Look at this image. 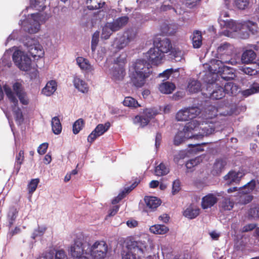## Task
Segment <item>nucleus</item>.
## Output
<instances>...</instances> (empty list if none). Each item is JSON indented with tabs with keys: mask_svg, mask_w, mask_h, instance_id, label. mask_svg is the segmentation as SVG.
Segmentation results:
<instances>
[{
	"mask_svg": "<svg viewBox=\"0 0 259 259\" xmlns=\"http://www.w3.org/2000/svg\"><path fill=\"white\" fill-rule=\"evenodd\" d=\"M135 70L131 77V81L137 88L142 87L146 82V79L152 73L151 64L144 59H137L133 63Z\"/></svg>",
	"mask_w": 259,
	"mask_h": 259,
	"instance_id": "f257e3e1",
	"label": "nucleus"
},
{
	"mask_svg": "<svg viewBox=\"0 0 259 259\" xmlns=\"http://www.w3.org/2000/svg\"><path fill=\"white\" fill-rule=\"evenodd\" d=\"M127 251L122 253L123 259H137V258L148 257L146 254L147 246L141 241L130 239L127 242Z\"/></svg>",
	"mask_w": 259,
	"mask_h": 259,
	"instance_id": "f03ea898",
	"label": "nucleus"
},
{
	"mask_svg": "<svg viewBox=\"0 0 259 259\" xmlns=\"http://www.w3.org/2000/svg\"><path fill=\"white\" fill-rule=\"evenodd\" d=\"M209 126H200L199 122L196 120H191L187 123L184 128L185 135L189 138L196 137V138H202L207 136L214 132V128H209Z\"/></svg>",
	"mask_w": 259,
	"mask_h": 259,
	"instance_id": "7ed1b4c3",
	"label": "nucleus"
},
{
	"mask_svg": "<svg viewBox=\"0 0 259 259\" xmlns=\"http://www.w3.org/2000/svg\"><path fill=\"white\" fill-rule=\"evenodd\" d=\"M221 60L213 59L211 60L209 64L208 65V71L210 74L212 75V80H208L209 83H213L217 80V78L219 77V75L224 67L225 63L231 64L235 65L236 62L232 59H225L223 57L220 58ZM207 65V64H206Z\"/></svg>",
	"mask_w": 259,
	"mask_h": 259,
	"instance_id": "20e7f679",
	"label": "nucleus"
},
{
	"mask_svg": "<svg viewBox=\"0 0 259 259\" xmlns=\"http://www.w3.org/2000/svg\"><path fill=\"white\" fill-rule=\"evenodd\" d=\"M256 182L254 180H251L243 186L238 191L239 202L241 204H246L250 202L253 196L249 194L255 188Z\"/></svg>",
	"mask_w": 259,
	"mask_h": 259,
	"instance_id": "39448f33",
	"label": "nucleus"
},
{
	"mask_svg": "<svg viewBox=\"0 0 259 259\" xmlns=\"http://www.w3.org/2000/svg\"><path fill=\"white\" fill-rule=\"evenodd\" d=\"M89 251L93 259H104L107 255L108 245L104 241H97L91 246Z\"/></svg>",
	"mask_w": 259,
	"mask_h": 259,
	"instance_id": "423d86ee",
	"label": "nucleus"
},
{
	"mask_svg": "<svg viewBox=\"0 0 259 259\" xmlns=\"http://www.w3.org/2000/svg\"><path fill=\"white\" fill-rule=\"evenodd\" d=\"M13 60L15 65L21 70L27 71L30 69L31 64L30 58L24 55L21 51L17 50L14 52Z\"/></svg>",
	"mask_w": 259,
	"mask_h": 259,
	"instance_id": "0eeeda50",
	"label": "nucleus"
},
{
	"mask_svg": "<svg viewBox=\"0 0 259 259\" xmlns=\"http://www.w3.org/2000/svg\"><path fill=\"white\" fill-rule=\"evenodd\" d=\"M200 113V109L197 107H189L179 110L176 115L178 121H187L195 118Z\"/></svg>",
	"mask_w": 259,
	"mask_h": 259,
	"instance_id": "6e6552de",
	"label": "nucleus"
},
{
	"mask_svg": "<svg viewBox=\"0 0 259 259\" xmlns=\"http://www.w3.org/2000/svg\"><path fill=\"white\" fill-rule=\"evenodd\" d=\"M145 56L149 62L153 65H157L161 64L162 60L164 57V55L155 47L151 48L146 53Z\"/></svg>",
	"mask_w": 259,
	"mask_h": 259,
	"instance_id": "1a4fd4ad",
	"label": "nucleus"
},
{
	"mask_svg": "<svg viewBox=\"0 0 259 259\" xmlns=\"http://www.w3.org/2000/svg\"><path fill=\"white\" fill-rule=\"evenodd\" d=\"M110 126V123L109 122L103 124H98L94 130L89 135L88 141L92 143L98 137L105 133Z\"/></svg>",
	"mask_w": 259,
	"mask_h": 259,
	"instance_id": "9d476101",
	"label": "nucleus"
},
{
	"mask_svg": "<svg viewBox=\"0 0 259 259\" xmlns=\"http://www.w3.org/2000/svg\"><path fill=\"white\" fill-rule=\"evenodd\" d=\"M31 41L32 44L28 45V42H26L25 45L28 48V51L30 55L33 58H41L44 55V51L42 46L38 43L35 42V40L31 39Z\"/></svg>",
	"mask_w": 259,
	"mask_h": 259,
	"instance_id": "9b49d317",
	"label": "nucleus"
},
{
	"mask_svg": "<svg viewBox=\"0 0 259 259\" xmlns=\"http://www.w3.org/2000/svg\"><path fill=\"white\" fill-rule=\"evenodd\" d=\"M70 252L74 258H77L84 256V249L82 242L79 239L74 240V244L71 247Z\"/></svg>",
	"mask_w": 259,
	"mask_h": 259,
	"instance_id": "f8f14e48",
	"label": "nucleus"
},
{
	"mask_svg": "<svg viewBox=\"0 0 259 259\" xmlns=\"http://www.w3.org/2000/svg\"><path fill=\"white\" fill-rule=\"evenodd\" d=\"M154 46L157 48L163 55H164V53L170 52L172 49L170 40L166 38L160 39L158 40V42H154Z\"/></svg>",
	"mask_w": 259,
	"mask_h": 259,
	"instance_id": "ddd939ff",
	"label": "nucleus"
},
{
	"mask_svg": "<svg viewBox=\"0 0 259 259\" xmlns=\"http://www.w3.org/2000/svg\"><path fill=\"white\" fill-rule=\"evenodd\" d=\"M217 52L220 58L223 57L225 59H230V57L232 54V47L230 44L225 42L218 48Z\"/></svg>",
	"mask_w": 259,
	"mask_h": 259,
	"instance_id": "4468645a",
	"label": "nucleus"
},
{
	"mask_svg": "<svg viewBox=\"0 0 259 259\" xmlns=\"http://www.w3.org/2000/svg\"><path fill=\"white\" fill-rule=\"evenodd\" d=\"M217 202V197L213 194L209 193L202 198L201 207L204 209L210 208Z\"/></svg>",
	"mask_w": 259,
	"mask_h": 259,
	"instance_id": "2eb2a0df",
	"label": "nucleus"
},
{
	"mask_svg": "<svg viewBox=\"0 0 259 259\" xmlns=\"http://www.w3.org/2000/svg\"><path fill=\"white\" fill-rule=\"evenodd\" d=\"M227 164L226 159H217L213 164L211 173L213 175H219L224 170Z\"/></svg>",
	"mask_w": 259,
	"mask_h": 259,
	"instance_id": "dca6fc26",
	"label": "nucleus"
},
{
	"mask_svg": "<svg viewBox=\"0 0 259 259\" xmlns=\"http://www.w3.org/2000/svg\"><path fill=\"white\" fill-rule=\"evenodd\" d=\"M242 176V173L240 171L236 172L231 170L225 176L224 179L227 181L228 185H231L233 183L237 184L239 183Z\"/></svg>",
	"mask_w": 259,
	"mask_h": 259,
	"instance_id": "f3484780",
	"label": "nucleus"
},
{
	"mask_svg": "<svg viewBox=\"0 0 259 259\" xmlns=\"http://www.w3.org/2000/svg\"><path fill=\"white\" fill-rule=\"evenodd\" d=\"M144 201L146 205V207L150 211L154 210L161 203V200L156 197L145 196Z\"/></svg>",
	"mask_w": 259,
	"mask_h": 259,
	"instance_id": "a211bd4d",
	"label": "nucleus"
},
{
	"mask_svg": "<svg viewBox=\"0 0 259 259\" xmlns=\"http://www.w3.org/2000/svg\"><path fill=\"white\" fill-rule=\"evenodd\" d=\"M127 16H122L110 23V28L113 31H118L125 26L128 21Z\"/></svg>",
	"mask_w": 259,
	"mask_h": 259,
	"instance_id": "6ab92c4d",
	"label": "nucleus"
},
{
	"mask_svg": "<svg viewBox=\"0 0 259 259\" xmlns=\"http://www.w3.org/2000/svg\"><path fill=\"white\" fill-rule=\"evenodd\" d=\"M125 75V69L124 66H115L112 70V79L116 81L122 80Z\"/></svg>",
	"mask_w": 259,
	"mask_h": 259,
	"instance_id": "aec40b11",
	"label": "nucleus"
},
{
	"mask_svg": "<svg viewBox=\"0 0 259 259\" xmlns=\"http://www.w3.org/2000/svg\"><path fill=\"white\" fill-rule=\"evenodd\" d=\"M76 60L77 65L82 70L86 72H90L93 70V66L87 59L82 57H78Z\"/></svg>",
	"mask_w": 259,
	"mask_h": 259,
	"instance_id": "412c9836",
	"label": "nucleus"
},
{
	"mask_svg": "<svg viewBox=\"0 0 259 259\" xmlns=\"http://www.w3.org/2000/svg\"><path fill=\"white\" fill-rule=\"evenodd\" d=\"M232 68L224 66L220 74L221 78L225 80L229 81L233 79L235 77V74Z\"/></svg>",
	"mask_w": 259,
	"mask_h": 259,
	"instance_id": "4be33fe9",
	"label": "nucleus"
},
{
	"mask_svg": "<svg viewBox=\"0 0 259 259\" xmlns=\"http://www.w3.org/2000/svg\"><path fill=\"white\" fill-rule=\"evenodd\" d=\"M175 84L169 81H165L159 85V91L162 94H170L175 90Z\"/></svg>",
	"mask_w": 259,
	"mask_h": 259,
	"instance_id": "5701e85b",
	"label": "nucleus"
},
{
	"mask_svg": "<svg viewBox=\"0 0 259 259\" xmlns=\"http://www.w3.org/2000/svg\"><path fill=\"white\" fill-rule=\"evenodd\" d=\"M31 18L33 19V24L29 28H28V31L30 33H35L38 31L40 28V24L39 20H40V14L39 13H34L31 15Z\"/></svg>",
	"mask_w": 259,
	"mask_h": 259,
	"instance_id": "b1692460",
	"label": "nucleus"
},
{
	"mask_svg": "<svg viewBox=\"0 0 259 259\" xmlns=\"http://www.w3.org/2000/svg\"><path fill=\"white\" fill-rule=\"evenodd\" d=\"M256 54L253 50H246L242 55L241 61L244 64H250L254 62Z\"/></svg>",
	"mask_w": 259,
	"mask_h": 259,
	"instance_id": "393cba45",
	"label": "nucleus"
},
{
	"mask_svg": "<svg viewBox=\"0 0 259 259\" xmlns=\"http://www.w3.org/2000/svg\"><path fill=\"white\" fill-rule=\"evenodd\" d=\"M73 83L75 87L83 93L88 92L89 88L88 84L83 80L78 77H75L73 80Z\"/></svg>",
	"mask_w": 259,
	"mask_h": 259,
	"instance_id": "a878e982",
	"label": "nucleus"
},
{
	"mask_svg": "<svg viewBox=\"0 0 259 259\" xmlns=\"http://www.w3.org/2000/svg\"><path fill=\"white\" fill-rule=\"evenodd\" d=\"M57 82L55 80L49 81L42 89V92L43 94L47 96L52 95L57 89Z\"/></svg>",
	"mask_w": 259,
	"mask_h": 259,
	"instance_id": "bb28decb",
	"label": "nucleus"
},
{
	"mask_svg": "<svg viewBox=\"0 0 259 259\" xmlns=\"http://www.w3.org/2000/svg\"><path fill=\"white\" fill-rule=\"evenodd\" d=\"M234 205V202L229 197H223L220 202L219 207L223 210H231Z\"/></svg>",
	"mask_w": 259,
	"mask_h": 259,
	"instance_id": "cd10ccee",
	"label": "nucleus"
},
{
	"mask_svg": "<svg viewBox=\"0 0 259 259\" xmlns=\"http://www.w3.org/2000/svg\"><path fill=\"white\" fill-rule=\"evenodd\" d=\"M201 84L197 80L190 79L187 86L188 91L191 93H196L200 91Z\"/></svg>",
	"mask_w": 259,
	"mask_h": 259,
	"instance_id": "c85d7f7f",
	"label": "nucleus"
},
{
	"mask_svg": "<svg viewBox=\"0 0 259 259\" xmlns=\"http://www.w3.org/2000/svg\"><path fill=\"white\" fill-rule=\"evenodd\" d=\"M199 213V208L190 206L184 211L183 215L188 219H193L196 218Z\"/></svg>",
	"mask_w": 259,
	"mask_h": 259,
	"instance_id": "c756f323",
	"label": "nucleus"
},
{
	"mask_svg": "<svg viewBox=\"0 0 259 259\" xmlns=\"http://www.w3.org/2000/svg\"><path fill=\"white\" fill-rule=\"evenodd\" d=\"M193 46L194 48H199L202 45V36L201 31L195 30L191 36Z\"/></svg>",
	"mask_w": 259,
	"mask_h": 259,
	"instance_id": "7c9ffc66",
	"label": "nucleus"
},
{
	"mask_svg": "<svg viewBox=\"0 0 259 259\" xmlns=\"http://www.w3.org/2000/svg\"><path fill=\"white\" fill-rule=\"evenodd\" d=\"M226 5L229 6L231 1L233 2L234 6L239 9L244 10L249 5V0H224Z\"/></svg>",
	"mask_w": 259,
	"mask_h": 259,
	"instance_id": "2f4dec72",
	"label": "nucleus"
},
{
	"mask_svg": "<svg viewBox=\"0 0 259 259\" xmlns=\"http://www.w3.org/2000/svg\"><path fill=\"white\" fill-rule=\"evenodd\" d=\"M168 227L164 225H155L150 228L151 233L155 234H164L168 231Z\"/></svg>",
	"mask_w": 259,
	"mask_h": 259,
	"instance_id": "473e14b6",
	"label": "nucleus"
},
{
	"mask_svg": "<svg viewBox=\"0 0 259 259\" xmlns=\"http://www.w3.org/2000/svg\"><path fill=\"white\" fill-rule=\"evenodd\" d=\"M105 3L103 0H87V8L90 10H97L103 7Z\"/></svg>",
	"mask_w": 259,
	"mask_h": 259,
	"instance_id": "72a5a7b5",
	"label": "nucleus"
},
{
	"mask_svg": "<svg viewBox=\"0 0 259 259\" xmlns=\"http://www.w3.org/2000/svg\"><path fill=\"white\" fill-rule=\"evenodd\" d=\"M52 129L55 135H59L62 131V125L60 119L57 116L52 118L51 121Z\"/></svg>",
	"mask_w": 259,
	"mask_h": 259,
	"instance_id": "f704fd0d",
	"label": "nucleus"
},
{
	"mask_svg": "<svg viewBox=\"0 0 259 259\" xmlns=\"http://www.w3.org/2000/svg\"><path fill=\"white\" fill-rule=\"evenodd\" d=\"M3 89L10 102L13 103L15 106H17L18 104V101L11 88L9 85L5 84L3 86Z\"/></svg>",
	"mask_w": 259,
	"mask_h": 259,
	"instance_id": "c9c22d12",
	"label": "nucleus"
},
{
	"mask_svg": "<svg viewBox=\"0 0 259 259\" xmlns=\"http://www.w3.org/2000/svg\"><path fill=\"white\" fill-rule=\"evenodd\" d=\"M223 89L225 92V95L227 94L230 96H234L237 93L238 89L237 86L235 85L232 82H228L225 84Z\"/></svg>",
	"mask_w": 259,
	"mask_h": 259,
	"instance_id": "e433bc0d",
	"label": "nucleus"
},
{
	"mask_svg": "<svg viewBox=\"0 0 259 259\" xmlns=\"http://www.w3.org/2000/svg\"><path fill=\"white\" fill-rule=\"evenodd\" d=\"M169 172V168L163 163H160L155 167V174L157 176H163L167 175Z\"/></svg>",
	"mask_w": 259,
	"mask_h": 259,
	"instance_id": "4c0bfd02",
	"label": "nucleus"
},
{
	"mask_svg": "<svg viewBox=\"0 0 259 259\" xmlns=\"http://www.w3.org/2000/svg\"><path fill=\"white\" fill-rule=\"evenodd\" d=\"M17 106L18 105L15 106L14 105L13 106V111L16 122L18 124H21L24 120L23 115L21 109Z\"/></svg>",
	"mask_w": 259,
	"mask_h": 259,
	"instance_id": "58836bf2",
	"label": "nucleus"
},
{
	"mask_svg": "<svg viewBox=\"0 0 259 259\" xmlns=\"http://www.w3.org/2000/svg\"><path fill=\"white\" fill-rule=\"evenodd\" d=\"M24 160V151L21 150L18 154H16L15 162V167L17 172L19 171L21 168V165L23 164Z\"/></svg>",
	"mask_w": 259,
	"mask_h": 259,
	"instance_id": "ea45409f",
	"label": "nucleus"
},
{
	"mask_svg": "<svg viewBox=\"0 0 259 259\" xmlns=\"http://www.w3.org/2000/svg\"><path fill=\"white\" fill-rule=\"evenodd\" d=\"M123 104L125 106L134 108L141 107V105L138 103V101L131 97H125L123 101Z\"/></svg>",
	"mask_w": 259,
	"mask_h": 259,
	"instance_id": "a19ab883",
	"label": "nucleus"
},
{
	"mask_svg": "<svg viewBox=\"0 0 259 259\" xmlns=\"http://www.w3.org/2000/svg\"><path fill=\"white\" fill-rule=\"evenodd\" d=\"M259 92V81H254L250 86V88L243 91V94L245 96H248L253 94Z\"/></svg>",
	"mask_w": 259,
	"mask_h": 259,
	"instance_id": "79ce46f5",
	"label": "nucleus"
},
{
	"mask_svg": "<svg viewBox=\"0 0 259 259\" xmlns=\"http://www.w3.org/2000/svg\"><path fill=\"white\" fill-rule=\"evenodd\" d=\"M145 115H137L134 119V122L135 124H139L140 126L142 127H144L146 126L150 120Z\"/></svg>",
	"mask_w": 259,
	"mask_h": 259,
	"instance_id": "37998d69",
	"label": "nucleus"
},
{
	"mask_svg": "<svg viewBox=\"0 0 259 259\" xmlns=\"http://www.w3.org/2000/svg\"><path fill=\"white\" fill-rule=\"evenodd\" d=\"M225 95L223 88L220 86L212 92L210 97L213 100H219L223 98Z\"/></svg>",
	"mask_w": 259,
	"mask_h": 259,
	"instance_id": "c03bdc74",
	"label": "nucleus"
},
{
	"mask_svg": "<svg viewBox=\"0 0 259 259\" xmlns=\"http://www.w3.org/2000/svg\"><path fill=\"white\" fill-rule=\"evenodd\" d=\"M84 124L82 118L77 119L73 124L72 131L74 134H77L82 128Z\"/></svg>",
	"mask_w": 259,
	"mask_h": 259,
	"instance_id": "a18cd8bd",
	"label": "nucleus"
},
{
	"mask_svg": "<svg viewBox=\"0 0 259 259\" xmlns=\"http://www.w3.org/2000/svg\"><path fill=\"white\" fill-rule=\"evenodd\" d=\"M200 163V158L196 157L194 159H192L188 161L186 163V167L188 170L187 172L193 171V168L197 165Z\"/></svg>",
	"mask_w": 259,
	"mask_h": 259,
	"instance_id": "49530a36",
	"label": "nucleus"
},
{
	"mask_svg": "<svg viewBox=\"0 0 259 259\" xmlns=\"http://www.w3.org/2000/svg\"><path fill=\"white\" fill-rule=\"evenodd\" d=\"M247 30L252 34H256L259 32V28L257 24L252 21H248L246 23Z\"/></svg>",
	"mask_w": 259,
	"mask_h": 259,
	"instance_id": "de8ad7c7",
	"label": "nucleus"
},
{
	"mask_svg": "<svg viewBox=\"0 0 259 259\" xmlns=\"http://www.w3.org/2000/svg\"><path fill=\"white\" fill-rule=\"evenodd\" d=\"M100 32L95 31L92 35L91 41V49L93 52H95L99 40Z\"/></svg>",
	"mask_w": 259,
	"mask_h": 259,
	"instance_id": "09e8293b",
	"label": "nucleus"
},
{
	"mask_svg": "<svg viewBox=\"0 0 259 259\" xmlns=\"http://www.w3.org/2000/svg\"><path fill=\"white\" fill-rule=\"evenodd\" d=\"M110 26V23L105 25L102 29V32L101 37L105 39H107L109 38L111 34L113 32Z\"/></svg>",
	"mask_w": 259,
	"mask_h": 259,
	"instance_id": "8fccbe9b",
	"label": "nucleus"
},
{
	"mask_svg": "<svg viewBox=\"0 0 259 259\" xmlns=\"http://www.w3.org/2000/svg\"><path fill=\"white\" fill-rule=\"evenodd\" d=\"M46 227H38L36 229L34 230L31 235V238L35 239L37 237L42 236L46 231Z\"/></svg>",
	"mask_w": 259,
	"mask_h": 259,
	"instance_id": "3c124183",
	"label": "nucleus"
},
{
	"mask_svg": "<svg viewBox=\"0 0 259 259\" xmlns=\"http://www.w3.org/2000/svg\"><path fill=\"white\" fill-rule=\"evenodd\" d=\"M39 182L38 179H34L31 180L28 185L27 188L29 193H32L35 191Z\"/></svg>",
	"mask_w": 259,
	"mask_h": 259,
	"instance_id": "603ef678",
	"label": "nucleus"
},
{
	"mask_svg": "<svg viewBox=\"0 0 259 259\" xmlns=\"http://www.w3.org/2000/svg\"><path fill=\"white\" fill-rule=\"evenodd\" d=\"M157 114L156 110L151 108H146L143 111V115H145L148 119L150 120L153 118Z\"/></svg>",
	"mask_w": 259,
	"mask_h": 259,
	"instance_id": "864d4df0",
	"label": "nucleus"
},
{
	"mask_svg": "<svg viewBox=\"0 0 259 259\" xmlns=\"http://www.w3.org/2000/svg\"><path fill=\"white\" fill-rule=\"evenodd\" d=\"M129 43L128 40H127V38L123 35L121 36L117 41L116 48L119 49H122L124 48Z\"/></svg>",
	"mask_w": 259,
	"mask_h": 259,
	"instance_id": "5fc2aeb1",
	"label": "nucleus"
},
{
	"mask_svg": "<svg viewBox=\"0 0 259 259\" xmlns=\"http://www.w3.org/2000/svg\"><path fill=\"white\" fill-rule=\"evenodd\" d=\"M46 0H30L31 4L35 8L44 10L45 8L44 3Z\"/></svg>",
	"mask_w": 259,
	"mask_h": 259,
	"instance_id": "6e6d98bb",
	"label": "nucleus"
},
{
	"mask_svg": "<svg viewBox=\"0 0 259 259\" xmlns=\"http://www.w3.org/2000/svg\"><path fill=\"white\" fill-rule=\"evenodd\" d=\"M17 96L18 97L21 104L24 105H27L28 104L29 100L27 97L26 93L25 92H23L21 93H20Z\"/></svg>",
	"mask_w": 259,
	"mask_h": 259,
	"instance_id": "4d7b16f0",
	"label": "nucleus"
},
{
	"mask_svg": "<svg viewBox=\"0 0 259 259\" xmlns=\"http://www.w3.org/2000/svg\"><path fill=\"white\" fill-rule=\"evenodd\" d=\"M172 9H173V7L170 0H166L164 1L160 7V10L161 11H166Z\"/></svg>",
	"mask_w": 259,
	"mask_h": 259,
	"instance_id": "13d9d810",
	"label": "nucleus"
},
{
	"mask_svg": "<svg viewBox=\"0 0 259 259\" xmlns=\"http://www.w3.org/2000/svg\"><path fill=\"white\" fill-rule=\"evenodd\" d=\"M55 259H67L65 251L63 249L55 250Z\"/></svg>",
	"mask_w": 259,
	"mask_h": 259,
	"instance_id": "bf43d9fd",
	"label": "nucleus"
},
{
	"mask_svg": "<svg viewBox=\"0 0 259 259\" xmlns=\"http://www.w3.org/2000/svg\"><path fill=\"white\" fill-rule=\"evenodd\" d=\"M123 36L125 37V38H127V40H128L130 42L131 41L134 39L136 36V33L133 30H128L124 33Z\"/></svg>",
	"mask_w": 259,
	"mask_h": 259,
	"instance_id": "052dcab7",
	"label": "nucleus"
},
{
	"mask_svg": "<svg viewBox=\"0 0 259 259\" xmlns=\"http://www.w3.org/2000/svg\"><path fill=\"white\" fill-rule=\"evenodd\" d=\"M208 114L209 115L208 117L210 118L216 117L218 114V108L213 106H210L208 109Z\"/></svg>",
	"mask_w": 259,
	"mask_h": 259,
	"instance_id": "680f3d73",
	"label": "nucleus"
},
{
	"mask_svg": "<svg viewBox=\"0 0 259 259\" xmlns=\"http://www.w3.org/2000/svg\"><path fill=\"white\" fill-rule=\"evenodd\" d=\"M242 71L248 75H254L257 74V71L249 67H244L242 69Z\"/></svg>",
	"mask_w": 259,
	"mask_h": 259,
	"instance_id": "e2e57ef3",
	"label": "nucleus"
},
{
	"mask_svg": "<svg viewBox=\"0 0 259 259\" xmlns=\"http://www.w3.org/2000/svg\"><path fill=\"white\" fill-rule=\"evenodd\" d=\"M49 144L47 142L40 144L37 149V152L40 155L45 154L48 148Z\"/></svg>",
	"mask_w": 259,
	"mask_h": 259,
	"instance_id": "0e129e2a",
	"label": "nucleus"
},
{
	"mask_svg": "<svg viewBox=\"0 0 259 259\" xmlns=\"http://www.w3.org/2000/svg\"><path fill=\"white\" fill-rule=\"evenodd\" d=\"M186 153L184 151H181L178 154L174 156V161L175 163H178L181 159H183L185 158Z\"/></svg>",
	"mask_w": 259,
	"mask_h": 259,
	"instance_id": "69168bd1",
	"label": "nucleus"
},
{
	"mask_svg": "<svg viewBox=\"0 0 259 259\" xmlns=\"http://www.w3.org/2000/svg\"><path fill=\"white\" fill-rule=\"evenodd\" d=\"M13 89L14 92L16 93V95H18L19 93H21L24 91L22 84L20 82H16L13 85Z\"/></svg>",
	"mask_w": 259,
	"mask_h": 259,
	"instance_id": "338daca9",
	"label": "nucleus"
},
{
	"mask_svg": "<svg viewBox=\"0 0 259 259\" xmlns=\"http://www.w3.org/2000/svg\"><path fill=\"white\" fill-rule=\"evenodd\" d=\"M249 214L253 218H258L259 206L250 208L249 211Z\"/></svg>",
	"mask_w": 259,
	"mask_h": 259,
	"instance_id": "774afa93",
	"label": "nucleus"
}]
</instances>
